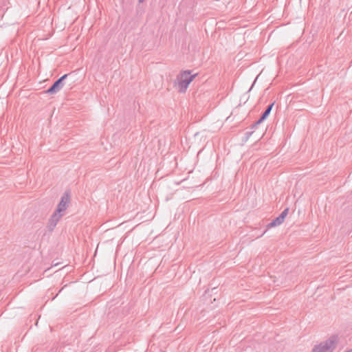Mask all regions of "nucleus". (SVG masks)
<instances>
[{
    "label": "nucleus",
    "mask_w": 352,
    "mask_h": 352,
    "mask_svg": "<svg viewBox=\"0 0 352 352\" xmlns=\"http://www.w3.org/2000/svg\"><path fill=\"white\" fill-rule=\"evenodd\" d=\"M69 203L70 192L65 191L57 206L56 210L49 219L47 228L50 231L54 230L60 219L64 215V212L69 206Z\"/></svg>",
    "instance_id": "f257e3e1"
},
{
    "label": "nucleus",
    "mask_w": 352,
    "mask_h": 352,
    "mask_svg": "<svg viewBox=\"0 0 352 352\" xmlns=\"http://www.w3.org/2000/svg\"><path fill=\"white\" fill-rule=\"evenodd\" d=\"M338 343V336L333 335L326 341L315 345L311 352H333L336 348Z\"/></svg>",
    "instance_id": "f03ea898"
},
{
    "label": "nucleus",
    "mask_w": 352,
    "mask_h": 352,
    "mask_svg": "<svg viewBox=\"0 0 352 352\" xmlns=\"http://www.w3.org/2000/svg\"><path fill=\"white\" fill-rule=\"evenodd\" d=\"M191 71L185 70L181 72L177 76L178 81V91L179 93H185L189 84L194 80L197 74L190 75Z\"/></svg>",
    "instance_id": "7ed1b4c3"
},
{
    "label": "nucleus",
    "mask_w": 352,
    "mask_h": 352,
    "mask_svg": "<svg viewBox=\"0 0 352 352\" xmlns=\"http://www.w3.org/2000/svg\"><path fill=\"white\" fill-rule=\"evenodd\" d=\"M70 74H66L58 78L46 91L45 92L48 94H54L59 91L64 85V80L67 78V77Z\"/></svg>",
    "instance_id": "20e7f679"
},
{
    "label": "nucleus",
    "mask_w": 352,
    "mask_h": 352,
    "mask_svg": "<svg viewBox=\"0 0 352 352\" xmlns=\"http://www.w3.org/2000/svg\"><path fill=\"white\" fill-rule=\"evenodd\" d=\"M274 104V102H272L267 107V108L263 112V113L261 114V116L260 117L261 121H264L269 116V115L273 108Z\"/></svg>",
    "instance_id": "39448f33"
},
{
    "label": "nucleus",
    "mask_w": 352,
    "mask_h": 352,
    "mask_svg": "<svg viewBox=\"0 0 352 352\" xmlns=\"http://www.w3.org/2000/svg\"><path fill=\"white\" fill-rule=\"evenodd\" d=\"M288 212H289V208H287L280 213V214L278 217L284 221L285 217L288 214Z\"/></svg>",
    "instance_id": "423d86ee"
},
{
    "label": "nucleus",
    "mask_w": 352,
    "mask_h": 352,
    "mask_svg": "<svg viewBox=\"0 0 352 352\" xmlns=\"http://www.w3.org/2000/svg\"><path fill=\"white\" fill-rule=\"evenodd\" d=\"M274 220L277 226H280L284 222L279 217H277Z\"/></svg>",
    "instance_id": "0eeeda50"
},
{
    "label": "nucleus",
    "mask_w": 352,
    "mask_h": 352,
    "mask_svg": "<svg viewBox=\"0 0 352 352\" xmlns=\"http://www.w3.org/2000/svg\"><path fill=\"white\" fill-rule=\"evenodd\" d=\"M275 226H277V225L276 224L274 219L267 226V228H270Z\"/></svg>",
    "instance_id": "6e6552de"
},
{
    "label": "nucleus",
    "mask_w": 352,
    "mask_h": 352,
    "mask_svg": "<svg viewBox=\"0 0 352 352\" xmlns=\"http://www.w3.org/2000/svg\"><path fill=\"white\" fill-rule=\"evenodd\" d=\"M263 121H261L260 120V118L256 121L254 124H252V128H254V127H256L258 124H260L261 123H262Z\"/></svg>",
    "instance_id": "1a4fd4ad"
},
{
    "label": "nucleus",
    "mask_w": 352,
    "mask_h": 352,
    "mask_svg": "<svg viewBox=\"0 0 352 352\" xmlns=\"http://www.w3.org/2000/svg\"><path fill=\"white\" fill-rule=\"evenodd\" d=\"M252 133H253V131H247L245 133V138L248 140L251 136V135Z\"/></svg>",
    "instance_id": "9d476101"
},
{
    "label": "nucleus",
    "mask_w": 352,
    "mask_h": 352,
    "mask_svg": "<svg viewBox=\"0 0 352 352\" xmlns=\"http://www.w3.org/2000/svg\"><path fill=\"white\" fill-rule=\"evenodd\" d=\"M144 1V0H138V2H139L140 3H142Z\"/></svg>",
    "instance_id": "9b49d317"
}]
</instances>
